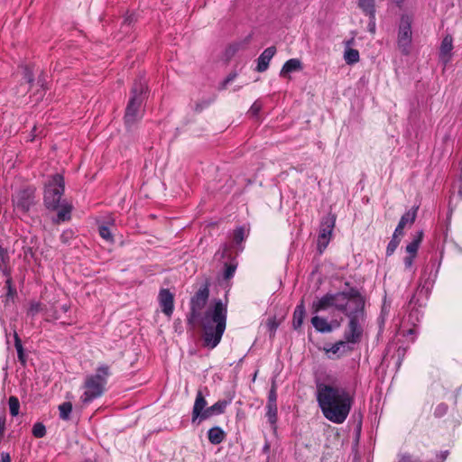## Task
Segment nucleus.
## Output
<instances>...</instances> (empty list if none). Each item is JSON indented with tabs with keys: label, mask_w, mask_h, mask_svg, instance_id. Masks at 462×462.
Segmentation results:
<instances>
[{
	"label": "nucleus",
	"mask_w": 462,
	"mask_h": 462,
	"mask_svg": "<svg viewBox=\"0 0 462 462\" xmlns=\"http://www.w3.org/2000/svg\"><path fill=\"white\" fill-rule=\"evenodd\" d=\"M412 40L411 18L409 15H402L398 31V48L402 53L408 55L411 51Z\"/></svg>",
	"instance_id": "6e6552de"
},
{
	"label": "nucleus",
	"mask_w": 462,
	"mask_h": 462,
	"mask_svg": "<svg viewBox=\"0 0 462 462\" xmlns=\"http://www.w3.org/2000/svg\"><path fill=\"white\" fill-rule=\"evenodd\" d=\"M208 402L203 396L201 391H199L196 395L195 402L192 409V418L191 420L194 423L197 420L199 421L205 420L204 413L207 407Z\"/></svg>",
	"instance_id": "f8f14e48"
},
{
	"label": "nucleus",
	"mask_w": 462,
	"mask_h": 462,
	"mask_svg": "<svg viewBox=\"0 0 462 462\" xmlns=\"http://www.w3.org/2000/svg\"><path fill=\"white\" fill-rule=\"evenodd\" d=\"M333 227L334 221H328L322 225L318 239V247L320 252H322V250L327 247L332 234Z\"/></svg>",
	"instance_id": "dca6fc26"
},
{
	"label": "nucleus",
	"mask_w": 462,
	"mask_h": 462,
	"mask_svg": "<svg viewBox=\"0 0 462 462\" xmlns=\"http://www.w3.org/2000/svg\"><path fill=\"white\" fill-rule=\"evenodd\" d=\"M398 462H414L409 455H402Z\"/></svg>",
	"instance_id": "a18cd8bd"
},
{
	"label": "nucleus",
	"mask_w": 462,
	"mask_h": 462,
	"mask_svg": "<svg viewBox=\"0 0 462 462\" xmlns=\"http://www.w3.org/2000/svg\"><path fill=\"white\" fill-rule=\"evenodd\" d=\"M317 401L324 417L336 424L346 420L352 406L351 394L346 388L326 383L317 385Z\"/></svg>",
	"instance_id": "f257e3e1"
},
{
	"label": "nucleus",
	"mask_w": 462,
	"mask_h": 462,
	"mask_svg": "<svg viewBox=\"0 0 462 462\" xmlns=\"http://www.w3.org/2000/svg\"><path fill=\"white\" fill-rule=\"evenodd\" d=\"M344 59L347 64H354L359 60V52L356 49H347L345 51Z\"/></svg>",
	"instance_id": "a878e982"
},
{
	"label": "nucleus",
	"mask_w": 462,
	"mask_h": 462,
	"mask_svg": "<svg viewBox=\"0 0 462 462\" xmlns=\"http://www.w3.org/2000/svg\"><path fill=\"white\" fill-rule=\"evenodd\" d=\"M6 286H7V289H8V295H13L14 293V291L12 289V284H11V280L10 279H8L6 281Z\"/></svg>",
	"instance_id": "49530a36"
},
{
	"label": "nucleus",
	"mask_w": 462,
	"mask_h": 462,
	"mask_svg": "<svg viewBox=\"0 0 462 462\" xmlns=\"http://www.w3.org/2000/svg\"><path fill=\"white\" fill-rule=\"evenodd\" d=\"M47 319H59L60 318V315H58L57 311H53L51 313V311L46 310L45 312Z\"/></svg>",
	"instance_id": "37998d69"
},
{
	"label": "nucleus",
	"mask_w": 462,
	"mask_h": 462,
	"mask_svg": "<svg viewBox=\"0 0 462 462\" xmlns=\"http://www.w3.org/2000/svg\"><path fill=\"white\" fill-rule=\"evenodd\" d=\"M430 286H431V283H428V282H425L424 284L420 283L417 290V293H424L425 296L427 297L430 291Z\"/></svg>",
	"instance_id": "f704fd0d"
},
{
	"label": "nucleus",
	"mask_w": 462,
	"mask_h": 462,
	"mask_svg": "<svg viewBox=\"0 0 462 462\" xmlns=\"http://www.w3.org/2000/svg\"><path fill=\"white\" fill-rule=\"evenodd\" d=\"M325 350L327 354H328L329 357L334 356L339 357L348 352H351L353 350V346L345 339L335 343L330 347L325 348Z\"/></svg>",
	"instance_id": "2eb2a0df"
},
{
	"label": "nucleus",
	"mask_w": 462,
	"mask_h": 462,
	"mask_svg": "<svg viewBox=\"0 0 462 462\" xmlns=\"http://www.w3.org/2000/svg\"><path fill=\"white\" fill-rule=\"evenodd\" d=\"M447 456H448V451L441 453V462H443L446 459Z\"/></svg>",
	"instance_id": "3c124183"
},
{
	"label": "nucleus",
	"mask_w": 462,
	"mask_h": 462,
	"mask_svg": "<svg viewBox=\"0 0 462 462\" xmlns=\"http://www.w3.org/2000/svg\"><path fill=\"white\" fill-rule=\"evenodd\" d=\"M24 79L27 83H31L32 81V73L29 71L28 69H24Z\"/></svg>",
	"instance_id": "c03bdc74"
},
{
	"label": "nucleus",
	"mask_w": 462,
	"mask_h": 462,
	"mask_svg": "<svg viewBox=\"0 0 462 462\" xmlns=\"http://www.w3.org/2000/svg\"><path fill=\"white\" fill-rule=\"evenodd\" d=\"M311 324L315 328V329L320 333H329L334 328H337L340 326V323L338 321L335 320L328 322L327 319L317 315L311 319Z\"/></svg>",
	"instance_id": "ddd939ff"
},
{
	"label": "nucleus",
	"mask_w": 462,
	"mask_h": 462,
	"mask_svg": "<svg viewBox=\"0 0 462 462\" xmlns=\"http://www.w3.org/2000/svg\"><path fill=\"white\" fill-rule=\"evenodd\" d=\"M413 304H414V305H416V304H417V302L415 301V295H414V296L411 299V300H410V305H413Z\"/></svg>",
	"instance_id": "603ef678"
},
{
	"label": "nucleus",
	"mask_w": 462,
	"mask_h": 462,
	"mask_svg": "<svg viewBox=\"0 0 462 462\" xmlns=\"http://www.w3.org/2000/svg\"><path fill=\"white\" fill-rule=\"evenodd\" d=\"M236 73L228 75L227 78L222 83V88H226L227 84L232 82L236 79Z\"/></svg>",
	"instance_id": "a19ab883"
},
{
	"label": "nucleus",
	"mask_w": 462,
	"mask_h": 462,
	"mask_svg": "<svg viewBox=\"0 0 462 462\" xmlns=\"http://www.w3.org/2000/svg\"><path fill=\"white\" fill-rule=\"evenodd\" d=\"M305 317V306L303 301H301L295 309L293 313V327L294 328H299L302 323L303 319Z\"/></svg>",
	"instance_id": "4be33fe9"
},
{
	"label": "nucleus",
	"mask_w": 462,
	"mask_h": 462,
	"mask_svg": "<svg viewBox=\"0 0 462 462\" xmlns=\"http://www.w3.org/2000/svg\"><path fill=\"white\" fill-rule=\"evenodd\" d=\"M61 310H62V311H63V312H67V311L69 310V306H67V305H63V306L61 307Z\"/></svg>",
	"instance_id": "864d4df0"
},
{
	"label": "nucleus",
	"mask_w": 462,
	"mask_h": 462,
	"mask_svg": "<svg viewBox=\"0 0 462 462\" xmlns=\"http://www.w3.org/2000/svg\"><path fill=\"white\" fill-rule=\"evenodd\" d=\"M349 318V323L347 328L345 331V339L354 345L358 343L361 339L363 328L362 321L364 319V310L358 313L347 316Z\"/></svg>",
	"instance_id": "1a4fd4ad"
},
{
	"label": "nucleus",
	"mask_w": 462,
	"mask_h": 462,
	"mask_svg": "<svg viewBox=\"0 0 462 462\" xmlns=\"http://www.w3.org/2000/svg\"><path fill=\"white\" fill-rule=\"evenodd\" d=\"M147 90L146 81L140 78L136 79L131 90V97L125 109V122L127 126L135 124L142 117V104Z\"/></svg>",
	"instance_id": "423d86ee"
},
{
	"label": "nucleus",
	"mask_w": 462,
	"mask_h": 462,
	"mask_svg": "<svg viewBox=\"0 0 462 462\" xmlns=\"http://www.w3.org/2000/svg\"><path fill=\"white\" fill-rule=\"evenodd\" d=\"M301 69L302 64L299 59H290L283 64L282 70L280 72V76L287 77L288 74Z\"/></svg>",
	"instance_id": "aec40b11"
},
{
	"label": "nucleus",
	"mask_w": 462,
	"mask_h": 462,
	"mask_svg": "<svg viewBox=\"0 0 462 462\" xmlns=\"http://www.w3.org/2000/svg\"><path fill=\"white\" fill-rule=\"evenodd\" d=\"M10 413L12 416H16L19 413L20 402L15 396H11L8 401Z\"/></svg>",
	"instance_id": "cd10ccee"
},
{
	"label": "nucleus",
	"mask_w": 462,
	"mask_h": 462,
	"mask_svg": "<svg viewBox=\"0 0 462 462\" xmlns=\"http://www.w3.org/2000/svg\"><path fill=\"white\" fill-rule=\"evenodd\" d=\"M32 434L36 438H42L46 434V430L43 424L35 423L32 427Z\"/></svg>",
	"instance_id": "2f4dec72"
},
{
	"label": "nucleus",
	"mask_w": 462,
	"mask_h": 462,
	"mask_svg": "<svg viewBox=\"0 0 462 462\" xmlns=\"http://www.w3.org/2000/svg\"><path fill=\"white\" fill-rule=\"evenodd\" d=\"M108 376L109 368L107 365L98 366L95 374L87 376L83 384L84 392L80 396L81 402L88 404L93 400L100 397L104 393Z\"/></svg>",
	"instance_id": "39448f33"
},
{
	"label": "nucleus",
	"mask_w": 462,
	"mask_h": 462,
	"mask_svg": "<svg viewBox=\"0 0 462 462\" xmlns=\"http://www.w3.org/2000/svg\"><path fill=\"white\" fill-rule=\"evenodd\" d=\"M208 440L214 445L221 443L225 439V432L219 427L211 428L208 432Z\"/></svg>",
	"instance_id": "412c9836"
},
{
	"label": "nucleus",
	"mask_w": 462,
	"mask_h": 462,
	"mask_svg": "<svg viewBox=\"0 0 462 462\" xmlns=\"http://www.w3.org/2000/svg\"><path fill=\"white\" fill-rule=\"evenodd\" d=\"M358 7L369 16L370 25L374 27L375 0H358Z\"/></svg>",
	"instance_id": "a211bd4d"
},
{
	"label": "nucleus",
	"mask_w": 462,
	"mask_h": 462,
	"mask_svg": "<svg viewBox=\"0 0 462 462\" xmlns=\"http://www.w3.org/2000/svg\"><path fill=\"white\" fill-rule=\"evenodd\" d=\"M14 337H15V347H16V350L18 353V357L20 360H23V346H22L21 341L16 333L14 334Z\"/></svg>",
	"instance_id": "e433bc0d"
},
{
	"label": "nucleus",
	"mask_w": 462,
	"mask_h": 462,
	"mask_svg": "<svg viewBox=\"0 0 462 462\" xmlns=\"http://www.w3.org/2000/svg\"><path fill=\"white\" fill-rule=\"evenodd\" d=\"M452 50H453V38L451 35L447 34L442 39V42H441V44L439 47V60L444 64H447L450 61L451 56H452Z\"/></svg>",
	"instance_id": "4468645a"
},
{
	"label": "nucleus",
	"mask_w": 462,
	"mask_h": 462,
	"mask_svg": "<svg viewBox=\"0 0 462 462\" xmlns=\"http://www.w3.org/2000/svg\"><path fill=\"white\" fill-rule=\"evenodd\" d=\"M422 236H423V232L422 231L418 232L416 236L413 238V240L410 244L407 245L406 252L410 255L416 256L418 249L420 247V244L422 240Z\"/></svg>",
	"instance_id": "5701e85b"
},
{
	"label": "nucleus",
	"mask_w": 462,
	"mask_h": 462,
	"mask_svg": "<svg viewBox=\"0 0 462 462\" xmlns=\"http://www.w3.org/2000/svg\"><path fill=\"white\" fill-rule=\"evenodd\" d=\"M65 191V181L61 174L51 175L45 183L43 202L50 210H58L53 222L60 224L70 219L72 205L66 199H62Z\"/></svg>",
	"instance_id": "7ed1b4c3"
},
{
	"label": "nucleus",
	"mask_w": 462,
	"mask_h": 462,
	"mask_svg": "<svg viewBox=\"0 0 462 462\" xmlns=\"http://www.w3.org/2000/svg\"><path fill=\"white\" fill-rule=\"evenodd\" d=\"M85 462H96L95 460L88 459Z\"/></svg>",
	"instance_id": "6e6d98bb"
},
{
	"label": "nucleus",
	"mask_w": 462,
	"mask_h": 462,
	"mask_svg": "<svg viewBox=\"0 0 462 462\" xmlns=\"http://www.w3.org/2000/svg\"><path fill=\"white\" fill-rule=\"evenodd\" d=\"M275 53H276V49L273 46L265 49L262 52V54L259 56L258 60H257L256 69L258 72H263L268 69L269 63Z\"/></svg>",
	"instance_id": "f3484780"
},
{
	"label": "nucleus",
	"mask_w": 462,
	"mask_h": 462,
	"mask_svg": "<svg viewBox=\"0 0 462 462\" xmlns=\"http://www.w3.org/2000/svg\"><path fill=\"white\" fill-rule=\"evenodd\" d=\"M98 229H99V235L104 240L110 242V243H112L114 241L112 233L106 226L102 225L99 226Z\"/></svg>",
	"instance_id": "c85d7f7f"
},
{
	"label": "nucleus",
	"mask_w": 462,
	"mask_h": 462,
	"mask_svg": "<svg viewBox=\"0 0 462 462\" xmlns=\"http://www.w3.org/2000/svg\"><path fill=\"white\" fill-rule=\"evenodd\" d=\"M403 228H404V226L398 224V226H396V228L394 230L393 236L401 239V237L403 236Z\"/></svg>",
	"instance_id": "ea45409f"
},
{
	"label": "nucleus",
	"mask_w": 462,
	"mask_h": 462,
	"mask_svg": "<svg viewBox=\"0 0 462 462\" xmlns=\"http://www.w3.org/2000/svg\"><path fill=\"white\" fill-rule=\"evenodd\" d=\"M368 27H369V31L372 32H374L375 31V26L373 28V25H370V23H368Z\"/></svg>",
	"instance_id": "5fc2aeb1"
},
{
	"label": "nucleus",
	"mask_w": 462,
	"mask_h": 462,
	"mask_svg": "<svg viewBox=\"0 0 462 462\" xmlns=\"http://www.w3.org/2000/svg\"><path fill=\"white\" fill-rule=\"evenodd\" d=\"M276 401H277V393H276L275 386L273 385L269 392L267 403L276 404Z\"/></svg>",
	"instance_id": "c9c22d12"
},
{
	"label": "nucleus",
	"mask_w": 462,
	"mask_h": 462,
	"mask_svg": "<svg viewBox=\"0 0 462 462\" xmlns=\"http://www.w3.org/2000/svg\"><path fill=\"white\" fill-rule=\"evenodd\" d=\"M445 411H446V407L443 405H439L436 410V412H438L439 414L444 413Z\"/></svg>",
	"instance_id": "8fccbe9b"
},
{
	"label": "nucleus",
	"mask_w": 462,
	"mask_h": 462,
	"mask_svg": "<svg viewBox=\"0 0 462 462\" xmlns=\"http://www.w3.org/2000/svg\"><path fill=\"white\" fill-rule=\"evenodd\" d=\"M401 242L400 238L392 237L391 241L389 242L387 248H386V254L392 255L396 248L398 247L399 244Z\"/></svg>",
	"instance_id": "7c9ffc66"
},
{
	"label": "nucleus",
	"mask_w": 462,
	"mask_h": 462,
	"mask_svg": "<svg viewBox=\"0 0 462 462\" xmlns=\"http://www.w3.org/2000/svg\"><path fill=\"white\" fill-rule=\"evenodd\" d=\"M209 297L208 284L206 282L199 290L195 293L190 300V312L188 316V323L194 324L197 319L199 317V313L202 309L206 306Z\"/></svg>",
	"instance_id": "0eeeda50"
},
{
	"label": "nucleus",
	"mask_w": 462,
	"mask_h": 462,
	"mask_svg": "<svg viewBox=\"0 0 462 462\" xmlns=\"http://www.w3.org/2000/svg\"><path fill=\"white\" fill-rule=\"evenodd\" d=\"M42 308L41 303H39V302H32L31 305H30L28 312H29L30 315L34 316L37 313H39L40 311H42Z\"/></svg>",
	"instance_id": "473e14b6"
},
{
	"label": "nucleus",
	"mask_w": 462,
	"mask_h": 462,
	"mask_svg": "<svg viewBox=\"0 0 462 462\" xmlns=\"http://www.w3.org/2000/svg\"><path fill=\"white\" fill-rule=\"evenodd\" d=\"M246 237V234H245V227L243 226H239L237 227L235 231H234V241L236 243V244H240L242 243L245 238Z\"/></svg>",
	"instance_id": "c756f323"
},
{
	"label": "nucleus",
	"mask_w": 462,
	"mask_h": 462,
	"mask_svg": "<svg viewBox=\"0 0 462 462\" xmlns=\"http://www.w3.org/2000/svg\"><path fill=\"white\" fill-rule=\"evenodd\" d=\"M60 417L64 420H68L69 419V415L72 411V404L69 402H65L59 405Z\"/></svg>",
	"instance_id": "393cba45"
},
{
	"label": "nucleus",
	"mask_w": 462,
	"mask_h": 462,
	"mask_svg": "<svg viewBox=\"0 0 462 462\" xmlns=\"http://www.w3.org/2000/svg\"><path fill=\"white\" fill-rule=\"evenodd\" d=\"M227 308L221 300H214L197 320L203 329L204 345L215 348L221 341L226 326Z\"/></svg>",
	"instance_id": "f03ea898"
},
{
	"label": "nucleus",
	"mask_w": 462,
	"mask_h": 462,
	"mask_svg": "<svg viewBox=\"0 0 462 462\" xmlns=\"http://www.w3.org/2000/svg\"><path fill=\"white\" fill-rule=\"evenodd\" d=\"M235 271H236L235 266H233V265L226 266V268L225 270V273H224L225 278L226 279L231 278L234 275Z\"/></svg>",
	"instance_id": "4c0bfd02"
},
{
	"label": "nucleus",
	"mask_w": 462,
	"mask_h": 462,
	"mask_svg": "<svg viewBox=\"0 0 462 462\" xmlns=\"http://www.w3.org/2000/svg\"><path fill=\"white\" fill-rule=\"evenodd\" d=\"M416 256L414 255H408L403 259L404 266L406 269H409L412 266L413 260Z\"/></svg>",
	"instance_id": "58836bf2"
},
{
	"label": "nucleus",
	"mask_w": 462,
	"mask_h": 462,
	"mask_svg": "<svg viewBox=\"0 0 462 462\" xmlns=\"http://www.w3.org/2000/svg\"><path fill=\"white\" fill-rule=\"evenodd\" d=\"M330 308L349 316L364 310L362 299L357 294L347 292L327 293L313 301L311 310L313 313L328 310Z\"/></svg>",
	"instance_id": "20e7f679"
},
{
	"label": "nucleus",
	"mask_w": 462,
	"mask_h": 462,
	"mask_svg": "<svg viewBox=\"0 0 462 462\" xmlns=\"http://www.w3.org/2000/svg\"><path fill=\"white\" fill-rule=\"evenodd\" d=\"M418 207L407 211L400 219L399 224L405 226L407 224H413L416 218Z\"/></svg>",
	"instance_id": "b1692460"
},
{
	"label": "nucleus",
	"mask_w": 462,
	"mask_h": 462,
	"mask_svg": "<svg viewBox=\"0 0 462 462\" xmlns=\"http://www.w3.org/2000/svg\"><path fill=\"white\" fill-rule=\"evenodd\" d=\"M228 403L229 402L226 400H220L214 403L212 406L208 407L204 413L205 420H208L212 416L224 413Z\"/></svg>",
	"instance_id": "6ab92c4d"
},
{
	"label": "nucleus",
	"mask_w": 462,
	"mask_h": 462,
	"mask_svg": "<svg viewBox=\"0 0 462 462\" xmlns=\"http://www.w3.org/2000/svg\"><path fill=\"white\" fill-rule=\"evenodd\" d=\"M268 327L270 330L274 331L276 329L277 324L275 323L274 320H269Z\"/></svg>",
	"instance_id": "de8ad7c7"
},
{
	"label": "nucleus",
	"mask_w": 462,
	"mask_h": 462,
	"mask_svg": "<svg viewBox=\"0 0 462 462\" xmlns=\"http://www.w3.org/2000/svg\"><path fill=\"white\" fill-rule=\"evenodd\" d=\"M396 1H397L398 3H401V2H402L403 0H396Z\"/></svg>",
	"instance_id": "4d7b16f0"
},
{
	"label": "nucleus",
	"mask_w": 462,
	"mask_h": 462,
	"mask_svg": "<svg viewBox=\"0 0 462 462\" xmlns=\"http://www.w3.org/2000/svg\"><path fill=\"white\" fill-rule=\"evenodd\" d=\"M262 102L259 100H256L250 107L249 113H251L252 116H256L260 110L262 109Z\"/></svg>",
	"instance_id": "72a5a7b5"
},
{
	"label": "nucleus",
	"mask_w": 462,
	"mask_h": 462,
	"mask_svg": "<svg viewBox=\"0 0 462 462\" xmlns=\"http://www.w3.org/2000/svg\"><path fill=\"white\" fill-rule=\"evenodd\" d=\"M1 462H11V458H10L9 454H7V453H3V454H2V459H1Z\"/></svg>",
	"instance_id": "09e8293b"
},
{
	"label": "nucleus",
	"mask_w": 462,
	"mask_h": 462,
	"mask_svg": "<svg viewBox=\"0 0 462 462\" xmlns=\"http://www.w3.org/2000/svg\"><path fill=\"white\" fill-rule=\"evenodd\" d=\"M391 304L384 300L383 307H382V314L383 316L388 315L390 312Z\"/></svg>",
	"instance_id": "79ce46f5"
},
{
	"label": "nucleus",
	"mask_w": 462,
	"mask_h": 462,
	"mask_svg": "<svg viewBox=\"0 0 462 462\" xmlns=\"http://www.w3.org/2000/svg\"><path fill=\"white\" fill-rule=\"evenodd\" d=\"M267 412L266 416L271 424H275L277 420V405L267 403L266 405Z\"/></svg>",
	"instance_id": "bb28decb"
},
{
	"label": "nucleus",
	"mask_w": 462,
	"mask_h": 462,
	"mask_svg": "<svg viewBox=\"0 0 462 462\" xmlns=\"http://www.w3.org/2000/svg\"><path fill=\"white\" fill-rule=\"evenodd\" d=\"M159 304L162 312L171 317L174 310V296L168 289H162L158 296Z\"/></svg>",
	"instance_id": "9b49d317"
},
{
	"label": "nucleus",
	"mask_w": 462,
	"mask_h": 462,
	"mask_svg": "<svg viewBox=\"0 0 462 462\" xmlns=\"http://www.w3.org/2000/svg\"><path fill=\"white\" fill-rule=\"evenodd\" d=\"M13 203L17 211L26 213L35 203V189L27 187L18 190L13 196Z\"/></svg>",
	"instance_id": "9d476101"
}]
</instances>
